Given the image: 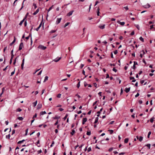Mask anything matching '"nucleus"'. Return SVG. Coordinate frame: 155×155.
<instances>
[{"label": "nucleus", "mask_w": 155, "mask_h": 155, "mask_svg": "<svg viewBox=\"0 0 155 155\" xmlns=\"http://www.w3.org/2000/svg\"><path fill=\"white\" fill-rule=\"evenodd\" d=\"M38 48L40 49L43 50H45L47 48V47H46L44 46L41 45H39V46H38Z\"/></svg>", "instance_id": "obj_1"}, {"label": "nucleus", "mask_w": 155, "mask_h": 155, "mask_svg": "<svg viewBox=\"0 0 155 155\" xmlns=\"http://www.w3.org/2000/svg\"><path fill=\"white\" fill-rule=\"evenodd\" d=\"M23 46H23V42H21L20 43L19 46V50H21L22 49L23 47Z\"/></svg>", "instance_id": "obj_2"}, {"label": "nucleus", "mask_w": 155, "mask_h": 155, "mask_svg": "<svg viewBox=\"0 0 155 155\" xmlns=\"http://www.w3.org/2000/svg\"><path fill=\"white\" fill-rule=\"evenodd\" d=\"M61 20V18H58L56 22V24L58 25L60 22V21Z\"/></svg>", "instance_id": "obj_3"}, {"label": "nucleus", "mask_w": 155, "mask_h": 155, "mask_svg": "<svg viewBox=\"0 0 155 155\" xmlns=\"http://www.w3.org/2000/svg\"><path fill=\"white\" fill-rule=\"evenodd\" d=\"M136 137L137 139H138L139 141H141L143 139V137L142 136H140L139 138L138 136H137Z\"/></svg>", "instance_id": "obj_4"}, {"label": "nucleus", "mask_w": 155, "mask_h": 155, "mask_svg": "<svg viewBox=\"0 0 155 155\" xmlns=\"http://www.w3.org/2000/svg\"><path fill=\"white\" fill-rule=\"evenodd\" d=\"M87 121V118L86 117L84 118L83 119L82 124H84L85 122Z\"/></svg>", "instance_id": "obj_5"}, {"label": "nucleus", "mask_w": 155, "mask_h": 155, "mask_svg": "<svg viewBox=\"0 0 155 155\" xmlns=\"http://www.w3.org/2000/svg\"><path fill=\"white\" fill-rule=\"evenodd\" d=\"M24 61H25V59L23 58V59L22 61V63L21 64V68L22 69H23V66L24 64Z\"/></svg>", "instance_id": "obj_6"}, {"label": "nucleus", "mask_w": 155, "mask_h": 155, "mask_svg": "<svg viewBox=\"0 0 155 155\" xmlns=\"http://www.w3.org/2000/svg\"><path fill=\"white\" fill-rule=\"evenodd\" d=\"M150 5L149 4L147 3L146 5L143 6V7L146 8H149L150 7Z\"/></svg>", "instance_id": "obj_7"}, {"label": "nucleus", "mask_w": 155, "mask_h": 155, "mask_svg": "<svg viewBox=\"0 0 155 155\" xmlns=\"http://www.w3.org/2000/svg\"><path fill=\"white\" fill-rule=\"evenodd\" d=\"M42 107V104H38L37 106V109H40Z\"/></svg>", "instance_id": "obj_8"}, {"label": "nucleus", "mask_w": 155, "mask_h": 155, "mask_svg": "<svg viewBox=\"0 0 155 155\" xmlns=\"http://www.w3.org/2000/svg\"><path fill=\"white\" fill-rule=\"evenodd\" d=\"M130 90V87L129 88H126L125 90V92L127 93H128L129 92Z\"/></svg>", "instance_id": "obj_9"}, {"label": "nucleus", "mask_w": 155, "mask_h": 155, "mask_svg": "<svg viewBox=\"0 0 155 155\" xmlns=\"http://www.w3.org/2000/svg\"><path fill=\"white\" fill-rule=\"evenodd\" d=\"M74 12V11L73 10L70 12L69 13H68L67 15V16H69L71 15H72V14Z\"/></svg>", "instance_id": "obj_10"}, {"label": "nucleus", "mask_w": 155, "mask_h": 155, "mask_svg": "<svg viewBox=\"0 0 155 155\" xmlns=\"http://www.w3.org/2000/svg\"><path fill=\"white\" fill-rule=\"evenodd\" d=\"M130 80H133L132 82H135L136 81V80L135 79V78L134 77H130Z\"/></svg>", "instance_id": "obj_11"}, {"label": "nucleus", "mask_w": 155, "mask_h": 155, "mask_svg": "<svg viewBox=\"0 0 155 155\" xmlns=\"http://www.w3.org/2000/svg\"><path fill=\"white\" fill-rule=\"evenodd\" d=\"M105 25H99V28L101 29H103L105 28Z\"/></svg>", "instance_id": "obj_12"}, {"label": "nucleus", "mask_w": 155, "mask_h": 155, "mask_svg": "<svg viewBox=\"0 0 155 155\" xmlns=\"http://www.w3.org/2000/svg\"><path fill=\"white\" fill-rule=\"evenodd\" d=\"M16 40V38L15 37H14V39L13 41L10 44V46H12V45L15 42Z\"/></svg>", "instance_id": "obj_13"}, {"label": "nucleus", "mask_w": 155, "mask_h": 155, "mask_svg": "<svg viewBox=\"0 0 155 155\" xmlns=\"http://www.w3.org/2000/svg\"><path fill=\"white\" fill-rule=\"evenodd\" d=\"M39 11V9L38 8L37 9V10L33 13L34 15H35Z\"/></svg>", "instance_id": "obj_14"}, {"label": "nucleus", "mask_w": 155, "mask_h": 155, "mask_svg": "<svg viewBox=\"0 0 155 155\" xmlns=\"http://www.w3.org/2000/svg\"><path fill=\"white\" fill-rule=\"evenodd\" d=\"M41 25H42V22H41V23L40 24L39 26L37 28H36V30L37 31H38L39 30V28H40L41 27Z\"/></svg>", "instance_id": "obj_15"}, {"label": "nucleus", "mask_w": 155, "mask_h": 155, "mask_svg": "<svg viewBox=\"0 0 155 155\" xmlns=\"http://www.w3.org/2000/svg\"><path fill=\"white\" fill-rule=\"evenodd\" d=\"M61 58H59L58 59H57V58H56L54 60V61L55 62H57L58 61H59L61 59Z\"/></svg>", "instance_id": "obj_16"}, {"label": "nucleus", "mask_w": 155, "mask_h": 155, "mask_svg": "<svg viewBox=\"0 0 155 155\" xmlns=\"http://www.w3.org/2000/svg\"><path fill=\"white\" fill-rule=\"evenodd\" d=\"M118 22V23L120 24L121 25H123V26L125 24V22H120V21H119Z\"/></svg>", "instance_id": "obj_17"}, {"label": "nucleus", "mask_w": 155, "mask_h": 155, "mask_svg": "<svg viewBox=\"0 0 155 155\" xmlns=\"http://www.w3.org/2000/svg\"><path fill=\"white\" fill-rule=\"evenodd\" d=\"M98 120V117H97L95 119V120L94 123L95 124H96L97 123Z\"/></svg>", "instance_id": "obj_18"}, {"label": "nucleus", "mask_w": 155, "mask_h": 155, "mask_svg": "<svg viewBox=\"0 0 155 155\" xmlns=\"http://www.w3.org/2000/svg\"><path fill=\"white\" fill-rule=\"evenodd\" d=\"M48 77L47 76H46L45 77V78L44 81V82H45L46 81L48 80Z\"/></svg>", "instance_id": "obj_19"}, {"label": "nucleus", "mask_w": 155, "mask_h": 155, "mask_svg": "<svg viewBox=\"0 0 155 155\" xmlns=\"http://www.w3.org/2000/svg\"><path fill=\"white\" fill-rule=\"evenodd\" d=\"M75 133V131L74 130H72V132H71L70 134L72 135H73Z\"/></svg>", "instance_id": "obj_20"}, {"label": "nucleus", "mask_w": 155, "mask_h": 155, "mask_svg": "<svg viewBox=\"0 0 155 155\" xmlns=\"http://www.w3.org/2000/svg\"><path fill=\"white\" fill-rule=\"evenodd\" d=\"M46 114V112L45 111H41L40 113V114L41 115H43L44 114Z\"/></svg>", "instance_id": "obj_21"}, {"label": "nucleus", "mask_w": 155, "mask_h": 155, "mask_svg": "<svg viewBox=\"0 0 155 155\" xmlns=\"http://www.w3.org/2000/svg\"><path fill=\"white\" fill-rule=\"evenodd\" d=\"M9 68H10V67L9 66H7L6 67V68H5L3 69V71H6V70L9 69Z\"/></svg>", "instance_id": "obj_22"}, {"label": "nucleus", "mask_w": 155, "mask_h": 155, "mask_svg": "<svg viewBox=\"0 0 155 155\" xmlns=\"http://www.w3.org/2000/svg\"><path fill=\"white\" fill-rule=\"evenodd\" d=\"M25 141V140H20V141H19L18 143V144H20L22 143H23V142H24V141Z\"/></svg>", "instance_id": "obj_23"}, {"label": "nucleus", "mask_w": 155, "mask_h": 155, "mask_svg": "<svg viewBox=\"0 0 155 155\" xmlns=\"http://www.w3.org/2000/svg\"><path fill=\"white\" fill-rule=\"evenodd\" d=\"M37 101H36L35 102L33 103V104L34 105V107H35L37 105Z\"/></svg>", "instance_id": "obj_24"}, {"label": "nucleus", "mask_w": 155, "mask_h": 155, "mask_svg": "<svg viewBox=\"0 0 155 155\" xmlns=\"http://www.w3.org/2000/svg\"><path fill=\"white\" fill-rule=\"evenodd\" d=\"M129 139L128 138H126L124 140V143H127Z\"/></svg>", "instance_id": "obj_25"}, {"label": "nucleus", "mask_w": 155, "mask_h": 155, "mask_svg": "<svg viewBox=\"0 0 155 155\" xmlns=\"http://www.w3.org/2000/svg\"><path fill=\"white\" fill-rule=\"evenodd\" d=\"M60 117H58L57 116H56L54 117H53V118L54 119H58L60 118Z\"/></svg>", "instance_id": "obj_26"}, {"label": "nucleus", "mask_w": 155, "mask_h": 155, "mask_svg": "<svg viewBox=\"0 0 155 155\" xmlns=\"http://www.w3.org/2000/svg\"><path fill=\"white\" fill-rule=\"evenodd\" d=\"M108 131L110 132V134H112L114 132L113 130H109Z\"/></svg>", "instance_id": "obj_27"}, {"label": "nucleus", "mask_w": 155, "mask_h": 155, "mask_svg": "<svg viewBox=\"0 0 155 155\" xmlns=\"http://www.w3.org/2000/svg\"><path fill=\"white\" fill-rule=\"evenodd\" d=\"M154 118L153 117L151 118L150 120V122L151 123H153L154 121Z\"/></svg>", "instance_id": "obj_28"}, {"label": "nucleus", "mask_w": 155, "mask_h": 155, "mask_svg": "<svg viewBox=\"0 0 155 155\" xmlns=\"http://www.w3.org/2000/svg\"><path fill=\"white\" fill-rule=\"evenodd\" d=\"M68 116V114H66L65 116L63 118L64 120H65L66 119V118H67Z\"/></svg>", "instance_id": "obj_29"}, {"label": "nucleus", "mask_w": 155, "mask_h": 155, "mask_svg": "<svg viewBox=\"0 0 155 155\" xmlns=\"http://www.w3.org/2000/svg\"><path fill=\"white\" fill-rule=\"evenodd\" d=\"M145 146H146L149 149H150V144H147L145 145Z\"/></svg>", "instance_id": "obj_30"}, {"label": "nucleus", "mask_w": 155, "mask_h": 155, "mask_svg": "<svg viewBox=\"0 0 155 155\" xmlns=\"http://www.w3.org/2000/svg\"><path fill=\"white\" fill-rule=\"evenodd\" d=\"M53 5H52L51 7H50L49 9L48 10V12L50 11L52 9V8L53 7Z\"/></svg>", "instance_id": "obj_31"}, {"label": "nucleus", "mask_w": 155, "mask_h": 155, "mask_svg": "<svg viewBox=\"0 0 155 155\" xmlns=\"http://www.w3.org/2000/svg\"><path fill=\"white\" fill-rule=\"evenodd\" d=\"M139 39L142 41V42L144 41V39L142 37H140V38Z\"/></svg>", "instance_id": "obj_32"}, {"label": "nucleus", "mask_w": 155, "mask_h": 155, "mask_svg": "<svg viewBox=\"0 0 155 155\" xmlns=\"http://www.w3.org/2000/svg\"><path fill=\"white\" fill-rule=\"evenodd\" d=\"M18 120H22L23 119V118L22 117H18Z\"/></svg>", "instance_id": "obj_33"}, {"label": "nucleus", "mask_w": 155, "mask_h": 155, "mask_svg": "<svg viewBox=\"0 0 155 155\" xmlns=\"http://www.w3.org/2000/svg\"><path fill=\"white\" fill-rule=\"evenodd\" d=\"M10 134H9L8 135H7L6 136V138L7 139L8 138L9 139L10 138Z\"/></svg>", "instance_id": "obj_34"}, {"label": "nucleus", "mask_w": 155, "mask_h": 155, "mask_svg": "<svg viewBox=\"0 0 155 155\" xmlns=\"http://www.w3.org/2000/svg\"><path fill=\"white\" fill-rule=\"evenodd\" d=\"M70 23V22H67L65 25L64 26V27H65L66 26H68Z\"/></svg>", "instance_id": "obj_35"}, {"label": "nucleus", "mask_w": 155, "mask_h": 155, "mask_svg": "<svg viewBox=\"0 0 155 155\" xmlns=\"http://www.w3.org/2000/svg\"><path fill=\"white\" fill-rule=\"evenodd\" d=\"M80 81L79 82L77 85V87L78 88H79V87H80Z\"/></svg>", "instance_id": "obj_36"}, {"label": "nucleus", "mask_w": 155, "mask_h": 155, "mask_svg": "<svg viewBox=\"0 0 155 155\" xmlns=\"http://www.w3.org/2000/svg\"><path fill=\"white\" fill-rule=\"evenodd\" d=\"M26 19V17H25L21 21L22 22V23H23L25 21V20Z\"/></svg>", "instance_id": "obj_37"}, {"label": "nucleus", "mask_w": 155, "mask_h": 155, "mask_svg": "<svg viewBox=\"0 0 155 155\" xmlns=\"http://www.w3.org/2000/svg\"><path fill=\"white\" fill-rule=\"evenodd\" d=\"M26 19V17H25L21 21L22 22V23H23L25 21V20Z\"/></svg>", "instance_id": "obj_38"}, {"label": "nucleus", "mask_w": 155, "mask_h": 155, "mask_svg": "<svg viewBox=\"0 0 155 155\" xmlns=\"http://www.w3.org/2000/svg\"><path fill=\"white\" fill-rule=\"evenodd\" d=\"M17 57H16L15 59L14 60V61L13 62V64L14 65H15V64L16 63V59L17 58Z\"/></svg>", "instance_id": "obj_39"}, {"label": "nucleus", "mask_w": 155, "mask_h": 155, "mask_svg": "<svg viewBox=\"0 0 155 155\" xmlns=\"http://www.w3.org/2000/svg\"><path fill=\"white\" fill-rule=\"evenodd\" d=\"M151 134V131H149L148 133V135H147V137L148 138H149L150 135Z\"/></svg>", "instance_id": "obj_40"}, {"label": "nucleus", "mask_w": 155, "mask_h": 155, "mask_svg": "<svg viewBox=\"0 0 155 155\" xmlns=\"http://www.w3.org/2000/svg\"><path fill=\"white\" fill-rule=\"evenodd\" d=\"M22 110L20 108H18L16 110L17 111L20 112Z\"/></svg>", "instance_id": "obj_41"}, {"label": "nucleus", "mask_w": 155, "mask_h": 155, "mask_svg": "<svg viewBox=\"0 0 155 155\" xmlns=\"http://www.w3.org/2000/svg\"><path fill=\"white\" fill-rule=\"evenodd\" d=\"M91 134V133L90 131H87V135H90Z\"/></svg>", "instance_id": "obj_42"}, {"label": "nucleus", "mask_w": 155, "mask_h": 155, "mask_svg": "<svg viewBox=\"0 0 155 155\" xmlns=\"http://www.w3.org/2000/svg\"><path fill=\"white\" fill-rule=\"evenodd\" d=\"M25 1V0H24L23 1V3H22V6L21 7V8L20 9V11L23 8V7L24 2Z\"/></svg>", "instance_id": "obj_43"}, {"label": "nucleus", "mask_w": 155, "mask_h": 155, "mask_svg": "<svg viewBox=\"0 0 155 155\" xmlns=\"http://www.w3.org/2000/svg\"><path fill=\"white\" fill-rule=\"evenodd\" d=\"M114 54H116L118 53L117 50H115L114 51Z\"/></svg>", "instance_id": "obj_44"}, {"label": "nucleus", "mask_w": 155, "mask_h": 155, "mask_svg": "<svg viewBox=\"0 0 155 155\" xmlns=\"http://www.w3.org/2000/svg\"><path fill=\"white\" fill-rule=\"evenodd\" d=\"M113 149V148L112 147H111L109 149L108 151L109 152H111L112 150Z\"/></svg>", "instance_id": "obj_45"}, {"label": "nucleus", "mask_w": 155, "mask_h": 155, "mask_svg": "<svg viewBox=\"0 0 155 155\" xmlns=\"http://www.w3.org/2000/svg\"><path fill=\"white\" fill-rule=\"evenodd\" d=\"M91 150V147H89L87 149L88 152L90 151Z\"/></svg>", "instance_id": "obj_46"}, {"label": "nucleus", "mask_w": 155, "mask_h": 155, "mask_svg": "<svg viewBox=\"0 0 155 155\" xmlns=\"http://www.w3.org/2000/svg\"><path fill=\"white\" fill-rule=\"evenodd\" d=\"M4 88H2V93L0 94V97H1L2 96V95L3 94V90H4Z\"/></svg>", "instance_id": "obj_47"}, {"label": "nucleus", "mask_w": 155, "mask_h": 155, "mask_svg": "<svg viewBox=\"0 0 155 155\" xmlns=\"http://www.w3.org/2000/svg\"><path fill=\"white\" fill-rule=\"evenodd\" d=\"M61 94H58L57 96V97H58V98H60L61 97Z\"/></svg>", "instance_id": "obj_48"}, {"label": "nucleus", "mask_w": 155, "mask_h": 155, "mask_svg": "<svg viewBox=\"0 0 155 155\" xmlns=\"http://www.w3.org/2000/svg\"><path fill=\"white\" fill-rule=\"evenodd\" d=\"M42 70H41V71L38 73V74H37V75H40L41 73H42Z\"/></svg>", "instance_id": "obj_49"}, {"label": "nucleus", "mask_w": 155, "mask_h": 155, "mask_svg": "<svg viewBox=\"0 0 155 155\" xmlns=\"http://www.w3.org/2000/svg\"><path fill=\"white\" fill-rule=\"evenodd\" d=\"M28 129H27L25 130V135H27L28 133Z\"/></svg>", "instance_id": "obj_50"}, {"label": "nucleus", "mask_w": 155, "mask_h": 155, "mask_svg": "<svg viewBox=\"0 0 155 155\" xmlns=\"http://www.w3.org/2000/svg\"><path fill=\"white\" fill-rule=\"evenodd\" d=\"M56 31L55 30H52L51 31H50V33H54Z\"/></svg>", "instance_id": "obj_51"}, {"label": "nucleus", "mask_w": 155, "mask_h": 155, "mask_svg": "<svg viewBox=\"0 0 155 155\" xmlns=\"http://www.w3.org/2000/svg\"><path fill=\"white\" fill-rule=\"evenodd\" d=\"M58 120L56 121V122H55V123L54 124V125H56L58 124Z\"/></svg>", "instance_id": "obj_52"}, {"label": "nucleus", "mask_w": 155, "mask_h": 155, "mask_svg": "<svg viewBox=\"0 0 155 155\" xmlns=\"http://www.w3.org/2000/svg\"><path fill=\"white\" fill-rule=\"evenodd\" d=\"M113 71L115 72H116L117 71V70L115 68H113Z\"/></svg>", "instance_id": "obj_53"}, {"label": "nucleus", "mask_w": 155, "mask_h": 155, "mask_svg": "<svg viewBox=\"0 0 155 155\" xmlns=\"http://www.w3.org/2000/svg\"><path fill=\"white\" fill-rule=\"evenodd\" d=\"M140 95V94L139 93H137V94L135 95V97H137L139 96Z\"/></svg>", "instance_id": "obj_54"}, {"label": "nucleus", "mask_w": 155, "mask_h": 155, "mask_svg": "<svg viewBox=\"0 0 155 155\" xmlns=\"http://www.w3.org/2000/svg\"><path fill=\"white\" fill-rule=\"evenodd\" d=\"M97 101H95L94 102V103L93 104V106H94V105H95V104H96L97 103Z\"/></svg>", "instance_id": "obj_55"}, {"label": "nucleus", "mask_w": 155, "mask_h": 155, "mask_svg": "<svg viewBox=\"0 0 155 155\" xmlns=\"http://www.w3.org/2000/svg\"><path fill=\"white\" fill-rule=\"evenodd\" d=\"M15 72V70H14V71H13L12 72V73H11V76L13 75L14 74Z\"/></svg>", "instance_id": "obj_56"}, {"label": "nucleus", "mask_w": 155, "mask_h": 155, "mask_svg": "<svg viewBox=\"0 0 155 155\" xmlns=\"http://www.w3.org/2000/svg\"><path fill=\"white\" fill-rule=\"evenodd\" d=\"M124 8H125L126 10H128V8L127 6L124 7Z\"/></svg>", "instance_id": "obj_57"}, {"label": "nucleus", "mask_w": 155, "mask_h": 155, "mask_svg": "<svg viewBox=\"0 0 155 155\" xmlns=\"http://www.w3.org/2000/svg\"><path fill=\"white\" fill-rule=\"evenodd\" d=\"M84 86L86 87L88 85V84L86 83V82H84Z\"/></svg>", "instance_id": "obj_58"}, {"label": "nucleus", "mask_w": 155, "mask_h": 155, "mask_svg": "<svg viewBox=\"0 0 155 155\" xmlns=\"http://www.w3.org/2000/svg\"><path fill=\"white\" fill-rule=\"evenodd\" d=\"M123 92V90L122 88L120 90V95L122 94Z\"/></svg>", "instance_id": "obj_59"}, {"label": "nucleus", "mask_w": 155, "mask_h": 155, "mask_svg": "<svg viewBox=\"0 0 155 155\" xmlns=\"http://www.w3.org/2000/svg\"><path fill=\"white\" fill-rule=\"evenodd\" d=\"M134 34V31H133L131 32V33L130 34V35H133Z\"/></svg>", "instance_id": "obj_60"}, {"label": "nucleus", "mask_w": 155, "mask_h": 155, "mask_svg": "<svg viewBox=\"0 0 155 155\" xmlns=\"http://www.w3.org/2000/svg\"><path fill=\"white\" fill-rule=\"evenodd\" d=\"M84 65L83 64H81L80 66V67L81 68H82L84 66Z\"/></svg>", "instance_id": "obj_61"}, {"label": "nucleus", "mask_w": 155, "mask_h": 155, "mask_svg": "<svg viewBox=\"0 0 155 155\" xmlns=\"http://www.w3.org/2000/svg\"><path fill=\"white\" fill-rule=\"evenodd\" d=\"M144 81L143 80H141L140 81V83L141 84H143L144 82Z\"/></svg>", "instance_id": "obj_62"}, {"label": "nucleus", "mask_w": 155, "mask_h": 155, "mask_svg": "<svg viewBox=\"0 0 155 155\" xmlns=\"http://www.w3.org/2000/svg\"><path fill=\"white\" fill-rule=\"evenodd\" d=\"M37 114H35L33 116V118L34 119V118H35L37 117Z\"/></svg>", "instance_id": "obj_63"}, {"label": "nucleus", "mask_w": 155, "mask_h": 155, "mask_svg": "<svg viewBox=\"0 0 155 155\" xmlns=\"http://www.w3.org/2000/svg\"><path fill=\"white\" fill-rule=\"evenodd\" d=\"M11 58L12 59H13V57H14V54H11Z\"/></svg>", "instance_id": "obj_64"}]
</instances>
